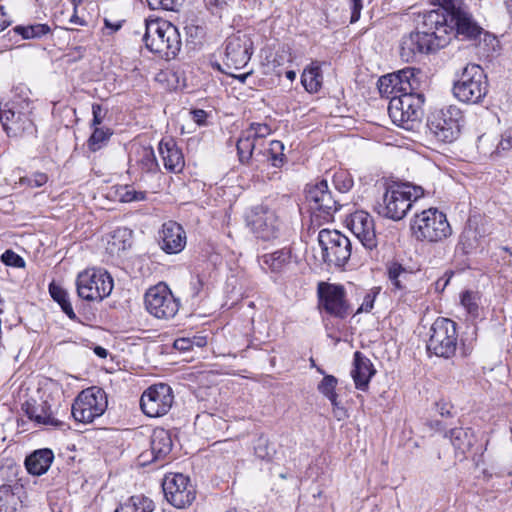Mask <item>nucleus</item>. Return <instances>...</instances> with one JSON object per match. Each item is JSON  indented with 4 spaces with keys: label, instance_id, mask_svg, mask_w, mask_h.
<instances>
[{
    "label": "nucleus",
    "instance_id": "1",
    "mask_svg": "<svg viewBox=\"0 0 512 512\" xmlns=\"http://www.w3.org/2000/svg\"><path fill=\"white\" fill-rule=\"evenodd\" d=\"M448 0L438 7L418 15L417 30L404 36L400 45V56L405 62H412L418 54L430 53L444 47L453 32L449 23Z\"/></svg>",
    "mask_w": 512,
    "mask_h": 512
},
{
    "label": "nucleus",
    "instance_id": "2",
    "mask_svg": "<svg viewBox=\"0 0 512 512\" xmlns=\"http://www.w3.org/2000/svg\"><path fill=\"white\" fill-rule=\"evenodd\" d=\"M143 41L149 51L166 60L174 59L182 45L178 28L162 18L145 19Z\"/></svg>",
    "mask_w": 512,
    "mask_h": 512
},
{
    "label": "nucleus",
    "instance_id": "3",
    "mask_svg": "<svg viewBox=\"0 0 512 512\" xmlns=\"http://www.w3.org/2000/svg\"><path fill=\"white\" fill-rule=\"evenodd\" d=\"M423 195L424 189L421 186L410 183H393L387 186L374 210L384 218L399 221L406 216L413 202L423 197Z\"/></svg>",
    "mask_w": 512,
    "mask_h": 512
},
{
    "label": "nucleus",
    "instance_id": "4",
    "mask_svg": "<svg viewBox=\"0 0 512 512\" xmlns=\"http://www.w3.org/2000/svg\"><path fill=\"white\" fill-rule=\"evenodd\" d=\"M412 236L420 242L439 243L452 234L446 215L437 208L416 213L411 220Z\"/></svg>",
    "mask_w": 512,
    "mask_h": 512
},
{
    "label": "nucleus",
    "instance_id": "5",
    "mask_svg": "<svg viewBox=\"0 0 512 512\" xmlns=\"http://www.w3.org/2000/svg\"><path fill=\"white\" fill-rule=\"evenodd\" d=\"M423 95L417 91L400 94L389 101L388 114L392 122L406 130H414L422 117Z\"/></svg>",
    "mask_w": 512,
    "mask_h": 512
},
{
    "label": "nucleus",
    "instance_id": "6",
    "mask_svg": "<svg viewBox=\"0 0 512 512\" xmlns=\"http://www.w3.org/2000/svg\"><path fill=\"white\" fill-rule=\"evenodd\" d=\"M487 92V77L477 64H468L453 85L454 96L465 103H479Z\"/></svg>",
    "mask_w": 512,
    "mask_h": 512
},
{
    "label": "nucleus",
    "instance_id": "7",
    "mask_svg": "<svg viewBox=\"0 0 512 512\" xmlns=\"http://www.w3.org/2000/svg\"><path fill=\"white\" fill-rule=\"evenodd\" d=\"M462 123V111L449 105L432 112L428 117L427 127L438 141L451 143L458 138Z\"/></svg>",
    "mask_w": 512,
    "mask_h": 512
},
{
    "label": "nucleus",
    "instance_id": "8",
    "mask_svg": "<svg viewBox=\"0 0 512 512\" xmlns=\"http://www.w3.org/2000/svg\"><path fill=\"white\" fill-rule=\"evenodd\" d=\"M456 323L448 318H437L430 327L427 351L437 357L450 358L457 349Z\"/></svg>",
    "mask_w": 512,
    "mask_h": 512
},
{
    "label": "nucleus",
    "instance_id": "9",
    "mask_svg": "<svg viewBox=\"0 0 512 512\" xmlns=\"http://www.w3.org/2000/svg\"><path fill=\"white\" fill-rule=\"evenodd\" d=\"M78 296L87 301H101L113 290L111 275L102 269H88L80 273L76 280Z\"/></svg>",
    "mask_w": 512,
    "mask_h": 512
},
{
    "label": "nucleus",
    "instance_id": "10",
    "mask_svg": "<svg viewBox=\"0 0 512 512\" xmlns=\"http://www.w3.org/2000/svg\"><path fill=\"white\" fill-rule=\"evenodd\" d=\"M107 397L103 389L90 387L83 390L74 400L71 414L75 421L91 423L107 409Z\"/></svg>",
    "mask_w": 512,
    "mask_h": 512
},
{
    "label": "nucleus",
    "instance_id": "11",
    "mask_svg": "<svg viewBox=\"0 0 512 512\" xmlns=\"http://www.w3.org/2000/svg\"><path fill=\"white\" fill-rule=\"evenodd\" d=\"M318 243L322 259L328 265L344 266L351 256L349 238L337 230L322 229L318 234Z\"/></svg>",
    "mask_w": 512,
    "mask_h": 512
},
{
    "label": "nucleus",
    "instance_id": "12",
    "mask_svg": "<svg viewBox=\"0 0 512 512\" xmlns=\"http://www.w3.org/2000/svg\"><path fill=\"white\" fill-rule=\"evenodd\" d=\"M317 293L321 312L338 319H344L352 313L353 308L342 285L320 282Z\"/></svg>",
    "mask_w": 512,
    "mask_h": 512
},
{
    "label": "nucleus",
    "instance_id": "13",
    "mask_svg": "<svg viewBox=\"0 0 512 512\" xmlns=\"http://www.w3.org/2000/svg\"><path fill=\"white\" fill-rule=\"evenodd\" d=\"M420 74L419 70L406 68L397 73L384 75L378 80L379 93L391 101L400 94L417 91L420 87Z\"/></svg>",
    "mask_w": 512,
    "mask_h": 512
},
{
    "label": "nucleus",
    "instance_id": "14",
    "mask_svg": "<svg viewBox=\"0 0 512 512\" xmlns=\"http://www.w3.org/2000/svg\"><path fill=\"white\" fill-rule=\"evenodd\" d=\"M247 222L253 233L265 241L278 238L283 229V221L277 212L264 205L254 207Z\"/></svg>",
    "mask_w": 512,
    "mask_h": 512
},
{
    "label": "nucleus",
    "instance_id": "15",
    "mask_svg": "<svg viewBox=\"0 0 512 512\" xmlns=\"http://www.w3.org/2000/svg\"><path fill=\"white\" fill-rule=\"evenodd\" d=\"M179 301L174 297L169 287L159 283L145 293L146 310L158 319H171L179 310Z\"/></svg>",
    "mask_w": 512,
    "mask_h": 512
},
{
    "label": "nucleus",
    "instance_id": "16",
    "mask_svg": "<svg viewBox=\"0 0 512 512\" xmlns=\"http://www.w3.org/2000/svg\"><path fill=\"white\" fill-rule=\"evenodd\" d=\"M162 488L167 501L178 509L190 506L196 497L194 485L180 473L165 476Z\"/></svg>",
    "mask_w": 512,
    "mask_h": 512
},
{
    "label": "nucleus",
    "instance_id": "17",
    "mask_svg": "<svg viewBox=\"0 0 512 512\" xmlns=\"http://www.w3.org/2000/svg\"><path fill=\"white\" fill-rule=\"evenodd\" d=\"M174 401L169 385L159 383L145 390L140 399V406L145 415L160 417L168 413Z\"/></svg>",
    "mask_w": 512,
    "mask_h": 512
},
{
    "label": "nucleus",
    "instance_id": "18",
    "mask_svg": "<svg viewBox=\"0 0 512 512\" xmlns=\"http://www.w3.org/2000/svg\"><path fill=\"white\" fill-rule=\"evenodd\" d=\"M450 8L449 23L461 40L474 41L482 34L483 29L475 22L468 7L462 0H448Z\"/></svg>",
    "mask_w": 512,
    "mask_h": 512
},
{
    "label": "nucleus",
    "instance_id": "19",
    "mask_svg": "<svg viewBox=\"0 0 512 512\" xmlns=\"http://www.w3.org/2000/svg\"><path fill=\"white\" fill-rule=\"evenodd\" d=\"M253 54V41L249 34L237 32L226 39L225 65L239 70L244 68Z\"/></svg>",
    "mask_w": 512,
    "mask_h": 512
},
{
    "label": "nucleus",
    "instance_id": "20",
    "mask_svg": "<svg viewBox=\"0 0 512 512\" xmlns=\"http://www.w3.org/2000/svg\"><path fill=\"white\" fill-rule=\"evenodd\" d=\"M348 227L362 246L367 250L376 249L378 237L373 217L365 211H356L350 215Z\"/></svg>",
    "mask_w": 512,
    "mask_h": 512
},
{
    "label": "nucleus",
    "instance_id": "21",
    "mask_svg": "<svg viewBox=\"0 0 512 512\" xmlns=\"http://www.w3.org/2000/svg\"><path fill=\"white\" fill-rule=\"evenodd\" d=\"M30 90L25 87H17L11 98L0 103V117L9 116L13 118L15 113L22 116V124L28 123V116L33 117L34 102L30 98Z\"/></svg>",
    "mask_w": 512,
    "mask_h": 512
},
{
    "label": "nucleus",
    "instance_id": "22",
    "mask_svg": "<svg viewBox=\"0 0 512 512\" xmlns=\"http://www.w3.org/2000/svg\"><path fill=\"white\" fill-rule=\"evenodd\" d=\"M30 90L25 87H17L11 98L0 103V117L9 116L13 118L15 113L22 116V124L28 123V116L33 117L34 102L30 98Z\"/></svg>",
    "mask_w": 512,
    "mask_h": 512
},
{
    "label": "nucleus",
    "instance_id": "23",
    "mask_svg": "<svg viewBox=\"0 0 512 512\" xmlns=\"http://www.w3.org/2000/svg\"><path fill=\"white\" fill-rule=\"evenodd\" d=\"M306 199L309 202L310 209L322 213L324 218L331 217L339 208L337 201L328 190L326 180H321L314 186L309 187Z\"/></svg>",
    "mask_w": 512,
    "mask_h": 512
},
{
    "label": "nucleus",
    "instance_id": "24",
    "mask_svg": "<svg viewBox=\"0 0 512 512\" xmlns=\"http://www.w3.org/2000/svg\"><path fill=\"white\" fill-rule=\"evenodd\" d=\"M172 446L169 431L164 428H155L150 438V450L142 452L139 457L143 464L162 461L170 454Z\"/></svg>",
    "mask_w": 512,
    "mask_h": 512
},
{
    "label": "nucleus",
    "instance_id": "25",
    "mask_svg": "<svg viewBox=\"0 0 512 512\" xmlns=\"http://www.w3.org/2000/svg\"><path fill=\"white\" fill-rule=\"evenodd\" d=\"M159 243L167 254H177L185 248L186 233L177 222H165L159 232Z\"/></svg>",
    "mask_w": 512,
    "mask_h": 512
},
{
    "label": "nucleus",
    "instance_id": "26",
    "mask_svg": "<svg viewBox=\"0 0 512 512\" xmlns=\"http://www.w3.org/2000/svg\"><path fill=\"white\" fill-rule=\"evenodd\" d=\"M25 415L37 425L52 426L63 429L65 423L56 419L51 411V406L46 401L40 403L28 400L22 405Z\"/></svg>",
    "mask_w": 512,
    "mask_h": 512
},
{
    "label": "nucleus",
    "instance_id": "27",
    "mask_svg": "<svg viewBox=\"0 0 512 512\" xmlns=\"http://www.w3.org/2000/svg\"><path fill=\"white\" fill-rule=\"evenodd\" d=\"M158 151L166 170L172 173H179L183 170L184 156L174 139H162L158 145Z\"/></svg>",
    "mask_w": 512,
    "mask_h": 512
},
{
    "label": "nucleus",
    "instance_id": "28",
    "mask_svg": "<svg viewBox=\"0 0 512 512\" xmlns=\"http://www.w3.org/2000/svg\"><path fill=\"white\" fill-rule=\"evenodd\" d=\"M375 373L376 370L370 359L364 356L360 351H356L354 353L353 369L351 370L355 387L359 390H366Z\"/></svg>",
    "mask_w": 512,
    "mask_h": 512
},
{
    "label": "nucleus",
    "instance_id": "29",
    "mask_svg": "<svg viewBox=\"0 0 512 512\" xmlns=\"http://www.w3.org/2000/svg\"><path fill=\"white\" fill-rule=\"evenodd\" d=\"M54 459V454L50 449H39L30 454L25 460L27 471L36 476L47 472Z\"/></svg>",
    "mask_w": 512,
    "mask_h": 512
},
{
    "label": "nucleus",
    "instance_id": "30",
    "mask_svg": "<svg viewBox=\"0 0 512 512\" xmlns=\"http://www.w3.org/2000/svg\"><path fill=\"white\" fill-rule=\"evenodd\" d=\"M132 236L133 232L131 229L126 227H119L115 229L111 234L107 241L106 250L111 255H119L120 252H123L131 247L132 245Z\"/></svg>",
    "mask_w": 512,
    "mask_h": 512
},
{
    "label": "nucleus",
    "instance_id": "31",
    "mask_svg": "<svg viewBox=\"0 0 512 512\" xmlns=\"http://www.w3.org/2000/svg\"><path fill=\"white\" fill-rule=\"evenodd\" d=\"M457 454L465 455L473 446L475 437L469 428H453L446 434Z\"/></svg>",
    "mask_w": 512,
    "mask_h": 512
},
{
    "label": "nucleus",
    "instance_id": "32",
    "mask_svg": "<svg viewBox=\"0 0 512 512\" xmlns=\"http://www.w3.org/2000/svg\"><path fill=\"white\" fill-rule=\"evenodd\" d=\"M0 121L2 123L3 129L9 137H17L24 133L32 134L34 131V122L33 117L31 116H28V123L23 124L22 116L18 113H15L11 119L9 116H2L0 117Z\"/></svg>",
    "mask_w": 512,
    "mask_h": 512
},
{
    "label": "nucleus",
    "instance_id": "33",
    "mask_svg": "<svg viewBox=\"0 0 512 512\" xmlns=\"http://www.w3.org/2000/svg\"><path fill=\"white\" fill-rule=\"evenodd\" d=\"M21 491L22 486L17 484L0 486V512H16L21 504Z\"/></svg>",
    "mask_w": 512,
    "mask_h": 512
},
{
    "label": "nucleus",
    "instance_id": "34",
    "mask_svg": "<svg viewBox=\"0 0 512 512\" xmlns=\"http://www.w3.org/2000/svg\"><path fill=\"white\" fill-rule=\"evenodd\" d=\"M323 82V75L318 62H312L306 67L301 76V83L309 93H317Z\"/></svg>",
    "mask_w": 512,
    "mask_h": 512
},
{
    "label": "nucleus",
    "instance_id": "35",
    "mask_svg": "<svg viewBox=\"0 0 512 512\" xmlns=\"http://www.w3.org/2000/svg\"><path fill=\"white\" fill-rule=\"evenodd\" d=\"M291 261V250L283 248L264 256V263L272 272H282Z\"/></svg>",
    "mask_w": 512,
    "mask_h": 512
},
{
    "label": "nucleus",
    "instance_id": "36",
    "mask_svg": "<svg viewBox=\"0 0 512 512\" xmlns=\"http://www.w3.org/2000/svg\"><path fill=\"white\" fill-rule=\"evenodd\" d=\"M49 293L54 301H56L62 311L71 319L76 320L77 316L73 310L71 302L68 297V293L61 286L55 284L54 282L49 285Z\"/></svg>",
    "mask_w": 512,
    "mask_h": 512
},
{
    "label": "nucleus",
    "instance_id": "37",
    "mask_svg": "<svg viewBox=\"0 0 512 512\" xmlns=\"http://www.w3.org/2000/svg\"><path fill=\"white\" fill-rule=\"evenodd\" d=\"M255 147L256 141L246 131H244L236 144L239 161L242 164H248L250 162Z\"/></svg>",
    "mask_w": 512,
    "mask_h": 512
},
{
    "label": "nucleus",
    "instance_id": "38",
    "mask_svg": "<svg viewBox=\"0 0 512 512\" xmlns=\"http://www.w3.org/2000/svg\"><path fill=\"white\" fill-rule=\"evenodd\" d=\"M13 31L20 35L23 39H39L51 32V28L47 24H31L17 25Z\"/></svg>",
    "mask_w": 512,
    "mask_h": 512
},
{
    "label": "nucleus",
    "instance_id": "39",
    "mask_svg": "<svg viewBox=\"0 0 512 512\" xmlns=\"http://www.w3.org/2000/svg\"><path fill=\"white\" fill-rule=\"evenodd\" d=\"M388 277L391 281V284L393 285V289L395 291H402L406 288L405 283L408 278L411 277V274L407 272L406 269L403 268L400 264L393 263L388 268Z\"/></svg>",
    "mask_w": 512,
    "mask_h": 512
},
{
    "label": "nucleus",
    "instance_id": "40",
    "mask_svg": "<svg viewBox=\"0 0 512 512\" xmlns=\"http://www.w3.org/2000/svg\"><path fill=\"white\" fill-rule=\"evenodd\" d=\"M137 163L143 172L154 173L159 170V164L152 147H142L140 149Z\"/></svg>",
    "mask_w": 512,
    "mask_h": 512
},
{
    "label": "nucleus",
    "instance_id": "41",
    "mask_svg": "<svg viewBox=\"0 0 512 512\" xmlns=\"http://www.w3.org/2000/svg\"><path fill=\"white\" fill-rule=\"evenodd\" d=\"M111 135L112 131L109 128L95 127L92 135L88 139L89 149L93 152L100 150L107 144Z\"/></svg>",
    "mask_w": 512,
    "mask_h": 512
},
{
    "label": "nucleus",
    "instance_id": "42",
    "mask_svg": "<svg viewBox=\"0 0 512 512\" xmlns=\"http://www.w3.org/2000/svg\"><path fill=\"white\" fill-rule=\"evenodd\" d=\"M254 452L259 459L270 461L274 457L276 450L269 439L261 435L255 441Z\"/></svg>",
    "mask_w": 512,
    "mask_h": 512
},
{
    "label": "nucleus",
    "instance_id": "43",
    "mask_svg": "<svg viewBox=\"0 0 512 512\" xmlns=\"http://www.w3.org/2000/svg\"><path fill=\"white\" fill-rule=\"evenodd\" d=\"M117 195L119 201L124 203L144 201L147 198L145 191H138L131 185L120 186Z\"/></svg>",
    "mask_w": 512,
    "mask_h": 512
},
{
    "label": "nucleus",
    "instance_id": "44",
    "mask_svg": "<svg viewBox=\"0 0 512 512\" xmlns=\"http://www.w3.org/2000/svg\"><path fill=\"white\" fill-rule=\"evenodd\" d=\"M284 144L279 140H273L269 144L267 160L273 167H281L284 163Z\"/></svg>",
    "mask_w": 512,
    "mask_h": 512
},
{
    "label": "nucleus",
    "instance_id": "45",
    "mask_svg": "<svg viewBox=\"0 0 512 512\" xmlns=\"http://www.w3.org/2000/svg\"><path fill=\"white\" fill-rule=\"evenodd\" d=\"M479 300L480 297L476 292L465 291L461 294L462 306L474 318L479 315Z\"/></svg>",
    "mask_w": 512,
    "mask_h": 512
},
{
    "label": "nucleus",
    "instance_id": "46",
    "mask_svg": "<svg viewBox=\"0 0 512 512\" xmlns=\"http://www.w3.org/2000/svg\"><path fill=\"white\" fill-rule=\"evenodd\" d=\"M336 385L337 379L332 375H326L318 385V390L331 401L333 406H337Z\"/></svg>",
    "mask_w": 512,
    "mask_h": 512
},
{
    "label": "nucleus",
    "instance_id": "47",
    "mask_svg": "<svg viewBox=\"0 0 512 512\" xmlns=\"http://www.w3.org/2000/svg\"><path fill=\"white\" fill-rule=\"evenodd\" d=\"M126 504L132 512H152L155 508L153 501L143 495L132 496Z\"/></svg>",
    "mask_w": 512,
    "mask_h": 512
},
{
    "label": "nucleus",
    "instance_id": "48",
    "mask_svg": "<svg viewBox=\"0 0 512 512\" xmlns=\"http://www.w3.org/2000/svg\"><path fill=\"white\" fill-rule=\"evenodd\" d=\"M333 183L341 193H346L353 187V179L346 171L336 172L333 176Z\"/></svg>",
    "mask_w": 512,
    "mask_h": 512
},
{
    "label": "nucleus",
    "instance_id": "49",
    "mask_svg": "<svg viewBox=\"0 0 512 512\" xmlns=\"http://www.w3.org/2000/svg\"><path fill=\"white\" fill-rule=\"evenodd\" d=\"M150 9L167 10V11H178L183 5L184 0H146Z\"/></svg>",
    "mask_w": 512,
    "mask_h": 512
},
{
    "label": "nucleus",
    "instance_id": "50",
    "mask_svg": "<svg viewBox=\"0 0 512 512\" xmlns=\"http://www.w3.org/2000/svg\"><path fill=\"white\" fill-rule=\"evenodd\" d=\"M48 181V176L42 172H35L30 176L20 178V183L27 185L31 188H38L45 185Z\"/></svg>",
    "mask_w": 512,
    "mask_h": 512
},
{
    "label": "nucleus",
    "instance_id": "51",
    "mask_svg": "<svg viewBox=\"0 0 512 512\" xmlns=\"http://www.w3.org/2000/svg\"><path fill=\"white\" fill-rule=\"evenodd\" d=\"M255 141L270 135L271 128L265 123H251L245 130Z\"/></svg>",
    "mask_w": 512,
    "mask_h": 512
},
{
    "label": "nucleus",
    "instance_id": "52",
    "mask_svg": "<svg viewBox=\"0 0 512 512\" xmlns=\"http://www.w3.org/2000/svg\"><path fill=\"white\" fill-rule=\"evenodd\" d=\"M2 262L7 266L22 268L25 266L24 259L12 250H6L1 255Z\"/></svg>",
    "mask_w": 512,
    "mask_h": 512
},
{
    "label": "nucleus",
    "instance_id": "53",
    "mask_svg": "<svg viewBox=\"0 0 512 512\" xmlns=\"http://www.w3.org/2000/svg\"><path fill=\"white\" fill-rule=\"evenodd\" d=\"M204 2L207 10L219 17H221L228 4L227 0H204Z\"/></svg>",
    "mask_w": 512,
    "mask_h": 512
},
{
    "label": "nucleus",
    "instance_id": "54",
    "mask_svg": "<svg viewBox=\"0 0 512 512\" xmlns=\"http://www.w3.org/2000/svg\"><path fill=\"white\" fill-rule=\"evenodd\" d=\"M460 242L463 245L466 252L475 247L476 236L475 232L471 229L465 230L460 237Z\"/></svg>",
    "mask_w": 512,
    "mask_h": 512
},
{
    "label": "nucleus",
    "instance_id": "55",
    "mask_svg": "<svg viewBox=\"0 0 512 512\" xmlns=\"http://www.w3.org/2000/svg\"><path fill=\"white\" fill-rule=\"evenodd\" d=\"M376 294H377L376 292L367 293L364 296L363 301H362L360 307L357 309L356 313L370 312L373 309Z\"/></svg>",
    "mask_w": 512,
    "mask_h": 512
},
{
    "label": "nucleus",
    "instance_id": "56",
    "mask_svg": "<svg viewBox=\"0 0 512 512\" xmlns=\"http://www.w3.org/2000/svg\"><path fill=\"white\" fill-rule=\"evenodd\" d=\"M92 114V126L97 127L103 122L106 113L100 104L94 103L92 105Z\"/></svg>",
    "mask_w": 512,
    "mask_h": 512
},
{
    "label": "nucleus",
    "instance_id": "57",
    "mask_svg": "<svg viewBox=\"0 0 512 512\" xmlns=\"http://www.w3.org/2000/svg\"><path fill=\"white\" fill-rule=\"evenodd\" d=\"M349 2L351 3L352 10L350 22L355 23L360 18L361 10L364 6V0H349Z\"/></svg>",
    "mask_w": 512,
    "mask_h": 512
},
{
    "label": "nucleus",
    "instance_id": "58",
    "mask_svg": "<svg viewBox=\"0 0 512 512\" xmlns=\"http://www.w3.org/2000/svg\"><path fill=\"white\" fill-rule=\"evenodd\" d=\"M498 148L502 150L512 149V131H506L501 141L499 142Z\"/></svg>",
    "mask_w": 512,
    "mask_h": 512
},
{
    "label": "nucleus",
    "instance_id": "59",
    "mask_svg": "<svg viewBox=\"0 0 512 512\" xmlns=\"http://www.w3.org/2000/svg\"><path fill=\"white\" fill-rule=\"evenodd\" d=\"M12 20L6 15L5 9L3 6H0V32L10 26Z\"/></svg>",
    "mask_w": 512,
    "mask_h": 512
},
{
    "label": "nucleus",
    "instance_id": "60",
    "mask_svg": "<svg viewBox=\"0 0 512 512\" xmlns=\"http://www.w3.org/2000/svg\"><path fill=\"white\" fill-rule=\"evenodd\" d=\"M235 442L231 440L219 441L213 444L215 451L228 450V448H233Z\"/></svg>",
    "mask_w": 512,
    "mask_h": 512
},
{
    "label": "nucleus",
    "instance_id": "61",
    "mask_svg": "<svg viewBox=\"0 0 512 512\" xmlns=\"http://www.w3.org/2000/svg\"><path fill=\"white\" fill-rule=\"evenodd\" d=\"M191 341L186 338H180L175 340L174 347L179 350H188L190 348Z\"/></svg>",
    "mask_w": 512,
    "mask_h": 512
},
{
    "label": "nucleus",
    "instance_id": "62",
    "mask_svg": "<svg viewBox=\"0 0 512 512\" xmlns=\"http://www.w3.org/2000/svg\"><path fill=\"white\" fill-rule=\"evenodd\" d=\"M194 114V119L197 123H202L206 117V112L204 110H195L193 112Z\"/></svg>",
    "mask_w": 512,
    "mask_h": 512
},
{
    "label": "nucleus",
    "instance_id": "63",
    "mask_svg": "<svg viewBox=\"0 0 512 512\" xmlns=\"http://www.w3.org/2000/svg\"><path fill=\"white\" fill-rule=\"evenodd\" d=\"M69 23L75 24V25H84L85 24L84 20L81 19L80 17H78L77 9L74 10L73 15L69 19Z\"/></svg>",
    "mask_w": 512,
    "mask_h": 512
},
{
    "label": "nucleus",
    "instance_id": "64",
    "mask_svg": "<svg viewBox=\"0 0 512 512\" xmlns=\"http://www.w3.org/2000/svg\"><path fill=\"white\" fill-rule=\"evenodd\" d=\"M93 351L98 357L103 358V359L106 358L108 355V351L105 348H103L102 346H95Z\"/></svg>",
    "mask_w": 512,
    "mask_h": 512
}]
</instances>
